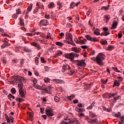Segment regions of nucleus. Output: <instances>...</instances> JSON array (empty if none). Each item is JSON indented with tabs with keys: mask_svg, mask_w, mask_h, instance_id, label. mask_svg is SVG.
I'll return each instance as SVG.
<instances>
[{
	"mask_svg": "<svg viewBox=\"0 0 124 124\" xmlns=\"http://www.w3.org/2000/svg\"><path fill=\"white\" fill-rule=\"evenodd\" d=\"M79 57L78 54H76L74 52L70 53V54H65V57L66 59H69L71 60V62H73L74 63H76V64L78 66V68H81V67H83V66H86V63H85V60H74V58H78Z\"/></svg>",
	"mask_w": 124,
	"mask_h": 124,
	"instance_id": "1",
	"label": "nucleus"
},
{
	"mask_svg": "<svg viewBox=\"0 0 124 124\" xmlns=\"http://www.w3.org/2000/svg\"><path fill=\"white\" fill-rule=\"evenodd\" d=\"M105 55L102 53H99L96 57L95 62L99 65L102 66L104 64L102 61L105 60Z\"/></svg>",
	"mask_w": 124,
	"mask_h": 124,
	"instance_id": "2",
	"label": "nucleus"
},
{
	"mask_svg": "<svg viewBox=\"0 0 124 124\" xmlns=\"http://www.w3.org/2000/svg\"><path fill=\"white\" fill-rule=\"evenodd\" d=\"M11 80H12V81H10L11 84L17 83V81H18L19 83H22V81H23V78L20 77L13 76L11 77Z\"/></svg>",
	"mask_w": 124,
	"mask_h": 124,
	"instance_id": "3",
	"label": "nucleus"
},
{
	"mask_svg": "<svg viewBox=\"0 0 124 124\" xmlns=\"http://www.w3.org/2000/svg\"><path fill=\"white\" fill-rule=\"evenodd\" d=\"M87 121L89 123V124H97L98 122V120L96 118H94V119H91L90 118L88 117L86 118Z\"/></svg>",
	"mask_w": 124,
	"mask_h": 124,
	"instance_id": "4",
	"label": "nucleus"
},
{
	"mask_svg": "<svg viewBox=\"0 0 124 124\" xmlns=\"http://www.w3.org/2000/svg\"><path fill=\"white\" fill-rule=\"evenodd\" d=\"M46 114L48 117H52V116H54V111L52 110L51 109H46Z\"/></svg>",
	"mask_w": 124,
	"mask_h": 124,
	"instance_id": "5",
	"label": "nucleus"
},
{
	"mask_svg": "<svg viewBox=\"0 0 124 124\" xmlns=\"http://www.w3.org/2000/svg\"><path fill=\"white\" fill-rule=\"evenodd\" d=\"M21 13H22V12L21 11V10H20V9L16 10V14H14L12 16V18H14V19H17V17H18V15H19V14H21Z\"/></svg>",
	"mask_w": 124,
	"mask_h": 124,
	"instance_id": "6",
	"label": "nucleus"
},
{
	"mask_svg": "<svg viewBox=\"0 0 124 124\" xmlns=\"http://www.w3.org/2000/svg\"><path fill=\"white\" fill-rule=\"evenodd\" d=\"M19 96L21 98H25L26 97V91L24 90L19 91Z\"/></svg>",
	"mask_w": 124,
	"mask_h": 124,
	"instance_id": "7",
	"label": "nucleus"
},
{
	"mask_svg": "<svg viewBox=\"0 0 124 124\" xmlns=\"http://www.w3.org/2000/svg\"><path fill=\"white\" fill-rule=\"evenodd\" d=\"M48 24V20L46 19H42L39 23L40 26H47Z\"/></svg>",
	"mask_w": 124,
	"mask_h": 124,
	"instance_id": "8",
	"label": "nucleus"
},
{
	"mask_svg": "<svg viewBox=\"0 0 124 124\" xmlns=\"http://www.w3.org/2000/svg\"><path fill=\"white\" fill-rule=\"evenodd\" d=\"M53 81L55 84H64V81L61 79H53Z\"/></svg>",
	"mask_w": 124,
	"mask_h": 124,
	"instance_id": "9",
	"label": "nucleus"
},
{
	"mask_svg": "<svg viewBox=\"0 0 124 124\" xmlns=\"http://www.w3.org/2000/svg\"><path fill=\"white\" fill-rule=\"evenodd\" d=\"M31 45L32 46H34V47H36L38 50H41V46H39V44L35 43V42H32L31 43Z\"/></svg>",
	"mask_w": 124,
	"mask_h": 124,
	"instance_id": "10",
	"label": "nucleus"
},
{
	"mask_svg": "<svg viewBox=\"0 0 124 124\" xmlns=\"http://www.w3.org/2000/svg\"><path fill=\"white\" fill-rule=\"evenodd\" d=\"M32 6H33V4H30V5L28 6L27 8V14H26V16L28 17V14L31 11V9H32Z\"/></svg>",
	"mask_w": 124,
	"mask_h": 124,
	"instance_id": "11",
	"label": "nucleus"
},
{
	"mask_svg": "<svg viewBox=\"0 0 124 124\" xmlns=\"http://www.w3.org/2000/svg\"><path fill=\"white\" fill-rule=\"evenodd\" d=\"M67 69H70V66L68 65H63L62 67V72H65Z\"/></svg>",
	"mask_w": 124,
	"mask_h": 124,
	"instance_id": "12",
	"label": "nucleus"
},
{
	"mask_svg": "<svg viewBox=\"0 0 124 124\" xmlns=\"http://www.w3.org/2000/svg\"><path fill=\"white\" fill-rule=\"evenodd\" d=\"M68 36L69 37V39L70 40V45H73V46H76V45H75V43L73 42V40H72V35L70 33L68 34Z\"/></svg>",
	"mask_w": 124,
	"mask_h": 124,
	"instance_id": "13",
	"label": "nucleus"
},
{
	"mask_svg": "<svg viewBox=\"0 0 124 124\" xmlns=\"http://www.w3.org/2000/svg\"><path fill=\"white\" fill-rule=\"evenodd\" d=\"M2 42H3V44L1 46V48H2L3 49L5 48V47H7V42L5 39H2L1 40Z\"/></svg>",
	"mask_w": 124,
	"mask_h": 124,
	"instance_id": "14",
	"label": "nucleus"
},
{
	"mask_svg": "<svg viewBox=\"0 0 124 124\" xmlns=\"http://www.w3.org/2000/svg\"><path fill=\"white\" fill-rule=\"evenodd\" d=\"M118 22L116 21H114L112 24V27L110 28L111 30H115L117 28Z\"/></svg>",
	"mask_w": 124,
	"mask_h": 124,
	"instance_id": "15",
	"label": "nucleus"
},
{
	"mask_svg": "<svg viewBox=\"0 0 124 124\" xmlns=\"http://www.w3.org/2000/svg\"><path fill=\"white\" fill-rule=\"evenodd\" d=\"M78 122L79 121L78 120H77V119H73L72 120H70L69 121V124H78Z\"/></svg>",
	"mask_w": 124,
	"mask_h": 124,
	"instance_id": "16",
	"label": "nucleus"
},
{
	"mask_svg": "<svg viewBox=\"0 0 124 124\" xmlns=\"http://www.w3.org/2000/svg\"><path fill=\"white\" fill-rule=\"evenodd\" d=\"M70 39H69V36L68 35V36H66V40H64V43H68V44H70Z\"/></svg>",
	"mask_w": 124,
	"mask_h": 124,
	"instance_id": "17",
	"label": "nucleus"
},
{
	"mask_svg": "<svg viewBox=\"0 0 124 124\" xmlns=\"http://www.w3.org/2000/svg\"><path fill=\"white\" fill-rule=\"evenodd\" d=\"M34 88L36 89L37 90H43V87L40 86L39 85H37L36 84H35L33 85Z\"/></svg>",
	"mask_w": 124,
	"mask_h": 124,
	"instance_id": "18",
	"label": "nucleus"
},
{
	"mask_svg": "<svg viewBox=\"0 0 124 124\" xmlns=\"http://www.w3.org/2000/svg\"><path fill=\"white\" fill-rule=\"evenodd\" d=\"M72 51H73L74 52H75V53H80V49H78L77 47H73L72 48Z\"/></svg>",
	"mask_w": 124,
	"mask_h": 124,
	"instance_id": "19",
	"label": "nucleus"
},
{
	"mask_svg": "<svg viewBox=\"0 0 124 124\" xmlns=\"http://www.w3.org/2000/svg\"><path fill=\"white\" fill-rule=\"evenodd\" d=\"M18 88L19 91H22L23 89V83L21 82L20 83L18 84Z\"/></svg>",
	"mask_w": 124,
	"mask_h": 124,
	"instance_id": "20",
	"label": "nucleus"
},
{
	"mask_svg": "<svg viewBox=\"0 0 124 124\" xmlns=\"http://www.w3.org/2000/svg\"><path fill=\"white\" fill-rule=\"evenodd\" d=\"M99 31H100L99 30V29H96L94 31V34H95L96 35H100V33L99 32Z\"/></svg>",
	"mask_w": 124,
	"mask_h": 124,
	"instance_id": "21",
	"label": "nucleus"
},
{
	"mask_svg": "<svg viewBox=\"0 0 124 124\" xmlns=\"http://www.w3.org/2000/svg\"><path fill=\"white\" fill-rule=\"evenodd\" d=\"M116 95L114 97H113V103H115L116 101H117V100H118L120 98V96H116Z\"/></svg>",
	"mask_w": 124,
	"mask_h": 124,
	"instance_id": "22",
	"label": "nucleus"
},
{
	"mask_svg": "<svg viewBox=\"0 0 124 124\" xmlns=\"http://www.w3.org/2000/svg\"><path fill=\"white\" fill-rule=\"evenodd\" d=\"M89 115L91 117V118H94V117L96 116V115L94 114V113L92 111H90L89 112Z\"/></svg>",
	"mask_w": 124,
	"mask_h": 124,
	"instance_id": "23",
	"label": "nucleus"
},
{
	"mask_svg": "<svg viewBox=\"0 0 124 124\" xmlns=\"http://www.w3.org/2000/svg\"><path fill=\"white\" fill-rule=\"evenodd\" d=\"M114 47L113 46H108V48L107 49V51H112L114 50Z\"/></svg>",
	"mask_w": 124,
	"mask_h": 124,
	"instance_id": "24",
	"label": "nucleus"
},
{
	"mask_svg": "<svg viewBox=\"0 0 124 124\" xmlns=\"http://www.w3.org/2000/svg\"><path fill=\"white\" fill-rule=\"evenodd\" d=\"M76 111H77V112H78V113H81V112H84V109L81 108H76Z\"/></svg>",
	"mask_w": 124,
	"mask_h": 124,
	"instance_id": "25",
	"label": "nucleus"
},
{
	"mask_svg": "<svg viewBox=\"0 0 124 124\" xmlns=\"http://www.w3.org/2000/svg\"><path fill=\"white\" fill-rule=\"evenodd\" d=\"M19 24H20V26H25V23L24 22V19L20 18V21H19Z\"/></svg>",
	"mask_w": 124,
	"mask_h": 124,
	"instance_id": "26",
	"label": "nucleus"
},
{
	"mask_svg": "<svg viewBox=\"0 0 124 124\" xmlns=\"http://www.w3.org/2000/svg\"><path fill=\"white\" fill-rule=\"evenodd\" d=\"M94 106V103L93 102L92 104H91V105H90V106H89L87 109H88V110H92V109H93V106Z\"/></svg>",
	"mask_w": 124,
	"mask_h": 124,
	"instance_id": "27",
	"label": "nucleus"
},
{
	"mask_svg": "<svg viewBox=\"0 0 124 124\" xmlns=\"http://www.w3.org/2000/svg\"><path fill=\"white\" fill-rule=\"evenodd\" d=\"M104 18L106 19V23H108L109 22V20H110V17L108 15H105Z\"/></svg>",
	"mask_w": 124,
	"mask_h": 124,
	"instance_id": "28",
	"label": "nucleus"
},
{
	"mask_svg": "<svg viewBox=\"0 0 124 124\" xmlns=\"http://www.w3.org/2000/svg\"><path fill=\"white\" fill-rule=\"evenodd\" d=\"M117 95V93H109L108 94V98H111V97H114V96H116Z\"/></svg>",
	"mask_w": 124,
	"mask_h": 124,
	"instance_id": "29",
	"label": "nucleus"
},
{
	"mask_svg": "<svg viewBox=\"0 0 124 124\" xmlns=\"http://www.w3.org/2000/svg\"><path fill=\"white\" fill-rule=\"evenodd\" d=\"M101 44H102V45H107L108 42L106 40H102L101 41Z\"/></svg>",
	"mask_w": 124,
	"mask_h": 124,
	"instance_id": "30",
	"label": "nucleus"
},
{
	"mask_svg": "<svg viewBox=\"0 0 124 124\" xmlns=\"http://www.w3.org/2000/svg\"><path fill=\"white\" fill-rule=\"evenodd\" d=\"M24 50L25 52H26V53H31V50L28 47H24Z\"/></svg>",
	"mask_w": 124,
	"mask_h": 124,
	"instance_id": "31",
	"label": "nucleus"
},
{
	"mask_svg": "<svg viewBox=\"0 0 124 124\" xmlns=\"http://www.w3.org/2000/svg\"><path fill=\"white\" fill-rule=\"evenodd\" d=\"M35 62L36 65H38V64L39 63V58L38 57H36L35 59Z\"/></svg>",
	"mask_w": 124,
	"mask_h": 124,
	"instance_id": "32",
	"label": "nucleus"
},
{
	"mask_svg": "<svg viewBox=\"0 0 124 124\" xmlns=\"http://www.w3.org/2000/svg\"><path fill=\"white\" fill-rule=\"evenodd\" d=\"M86 38H87V40H89V41H91L92 40V37L90 35H86L85 36Z\"/></svg>",
	"mask_w": 124,
	"mask_h": 124,
	"instance_id": "33",
	"label": "nucleus"
},
{
	"mask_svg": "<svg viewBox=\"0 0 124 124\" xmlns=\"http://www.w3.org/2000/svg\"><path fill=\"white\" fill-rule=\"evenodd\" d=\"M115 86H120V83H119L117 80H115L114 82L113 87H115Z\"/></svg>",
	"mask_w": 124,
	"mask_h": 124,
	"instance_id": "34",
	"label": "nucleus"
},
{
	"mask_svg": "<svg viewBox=\"0 0 124 124\" xmlns=\"http://www.w3.org/2000/svg\"><path fill=\"white\" fill-rule=\"evenodd\" d=\"M108 34H110V33L109 32H104L101 34V36L102 35H105V36H107V35H108Z\"/></svg>",
	"mask_w": 124,
	"mask_h": 124,
	"instance_id": "35",
	"label": "nucleus"
},
{
	"mask_svg": "<svg viewBox=\"0 0 124 124\" xmlns=\"http://www.w3.org/2000/svg\"><path fill=\"white\" fill-rule=\"evenodd\" d=\"M16 101H18L19 102H22V101H24L25 100H24V99L21 98H16Z\"/></svg>",
	"mask_w": 124,
	"mask_h": 124,
	"instance_id": "36",
	"label": "nucleus"
},
{
	"mask_svg": "<svg viewBox=\"0 0 124 124\" xmlns=\"http://www.w3.org/2000/svg\"><path fill=\"white\" fill-rule=\"evenodd\" d=\"M56 45H58V46H63V44H62V42H56Z\"/></svg>",
	"mask_w": 124,
	"mask_h": 124,
	"instance_id": "37",
	"label": "nucleus"
},
{
	"mask_svg": "<svg viewBox=\"0 0 124 124\" xmlns=\"http://www.w3.org/2000/svg\"><path fill=\"white\" fill-rule=\"evenodd\" d=\"M74 97H75V95H71V96H69L68 97V99L69 100H71L72 99H73V98H74Z\"/></svg>",
	"mask_w": 124,
	"mask_h": 124,
	"instance_id": "38",
	"label": "nucleus"
},
{
	"mask_svg": "<svg viewBox=\"0 0 124 124\" xmlns=\"http://www.w3.org/2000/svg\"><path fill=\"white\" fill-rule=\"evenodd\" d=\"M55 5V4H54V2H51L49 5V8H53L54 7V6Z\"/></svg>",
	"mask_w": 124,
	"mask_h": 124,
	"instance_id": "39",
	"label": "nucleus"
},
{
	"mask_svg": "<svg viewBox=\"0 0 124 124\" xmlns=\"http://www.w3.org/2000/svg\"><path fill=\"white\" fill-rule=\"evenodd\" d=\"M11 93L13 94H15V93H16V89H15L14 88H13L11 89Z\"/></svg>",
	"mask_w": 124,
	"mask_h": 124,
	"instance_id": "40",
	"label": "nucleus"
},
{
	"mask_svg": "<svg viewBox=\"0 0 124 124\" xmlns=\"http://www.w3.org/2000/svg\"><path fill=\"white\" fill-rule=\"evenodd\" d=\"M75 3L74 2H72L71 4H70V7L71 8H74L75 7Z\"/></svg>",
	"mask_w": 124,
	"mask_h": 124,
	"instance_id": "41",
	"label": "nucleus"
},
{
	"mask_svg": "<svg viewBox=\"0 0 124 124\" xmlns=\"http://www.w3.org/2000/svg\"><path fill=\"white\" fill-rule=\"evenodd\" d=\"M6 120L7 121V122L10 124V119L9 118V117H8V116H6Z\"/></svg>",
	"mask_w": 124,
	"mask_h": 124,
	"instance_id": "42",
	"label": "nucleus"
},
{
	"mask_svg": "<svg viewBox=\"0 0 124 124\" xmlns=\"http://www.w3.org/2000/svg\"><path fill=\"white\" fill-rule=\"evenodd\" d=\"M29 120L30 121H33V116H32V115H31V114H30Z\"/></svg>",
	"mask_w": 124,
	"mask_h": 124,
	"instance_id": "43",
	"label": "nucleus"
},
{
	"mask_svg": "<svg viewBox=\"0 0 124 124\" xmlns=\"http://www.w3.org/2000/svg\"><path fill=\"white\" fill-rule=\"evenodd\" d=\"M112 69H113V70H114V71H116V72H121V71L120 70H119L118 69V68L117 67H112Z\"/></svg>",
	"mask_w": 124,
	"mask_h": 124,
	"instance_id": "44",
	"label": "nucleus"
},
{
	"mask_svg": "<svg viewBox=\"0 0 124 124\" xmlns=\"http://www.w3.org/2000/svg\"><path fill=\"white\" fill-rule=\"evenodd\" d=\"M44 81L45 83H48L50 81V79L48 78H44Z\"/></svg>",
	"mask_w": 124,
	"mask_h": 124,
	"instance_id": "45",
	"label": "nucleus"
},
{
	"mask_svg": "<svg viewBox=\"0 0 124 124\" xmlns=\"http://www.w3.org/2000/svg\"><path fill=\"white\" fill-rule=\"evenodd\" d=\"M102 9H105L106 11L108 10L109 9V5L108 6H103Z\"/></svg>",
	"mask_w": 124,
	"mask_h": 124,
	"instance_id": "46",
	"label": "nucleus"
},
{
	"mask_svg": "<svg viewBox=\"0 0 124 124\" xmlns=\"http://www.w3.org/2000/svg\"><path fill=\"white\" fill-rule=\"evenodd\" d=\"M54 100L56 101V102H58V101H60V98L56 96L54 97Z\"/></svg>",
	"mask_w": 124,
	"mask_h": 124,
	"instance_id": "47",
	"label": "nucleus"
},
{
	"mask_svg": "<svg viewBox=\"0 0 124 124\" xmlns=\"http://www.w3.org/2000/svg\"><path fill=\"white\" fill-rule=\"evenodd\" d=\"M58 5L59 7V10H60V9H61L62 8V3H61V2H58Z\"/></svg>",
	"mask_w": 124,
	"mask_h": 124,
	"instance_id": "48",
	"label": "nucleus"
},
{
	"mask_svg": "<svg viewBox=\"0 0 124 124\" xmlns=\"http://www.w3.org/2000/svg\"><path fill=\"white\" fill-rule=\"evenodd\" d=\"M45 17L46 19H51V16H50V15L46 14Z\"/></svg>",
	"mask_w": 124,
	"mask_h": 124,
	"instance_id": "49",
	"label": "nucleus"
},
{
	"mask_svg": "<svg viewBox=\"0 0 124 124\" xmlns=\"http://www.w3.org/2000/svg\"><path fill=\"white\" fill-rule=\"evenodd\" d=\"M91 41H93V42H96V41H97V39H96V38H92Z\"/></svg>",
	"mask_w": 124,
	"mask_h": 124,
	"instance_id": "50",
	"label": "nucleus"
},
{
	"mask_svg": "<svg viewBox=\"0 0 124 124\" xmlns=\"http://www.w3.org/2000/svg\"><path fill=\"white\" fill-rule=\"evenodd\" d=\"M38 9L40 8V9H44V5H43V4L40 5L38 7Z\"/></svg>",
	"mask_w": 124,
	"mask_h": 124,
	"instance_id": "51",
	"label": "nucleus"
},
{
	"mask_svg": "<svg viewBox=\"0 0 124 124\" xmlns=\"http://www.w3.org/2000/svg\"><path fill=\"white\" fill-rule=\"evenodd\" d=\"M41 61L43 63H45V62H46L45 61V60L44 59V58H43V57H41Z\"/></svg>",
	"mask_w": 124,
	"mask_h": 124,
	"instance_id": "52",
	"label": "nucleus"
},
{
	"mask_svg": "<svg viewBox=\"0 0 124 124\" xmlns=\"http://www.w3.org/2000/svg\"><path fill=\"white\" fill-rule=\"evenodd\" d=\"M62 54V52L61 51H58L57 52V56H61Z\"/></svg>",
	"mask_w": 124,
	"mask_h": 124,
	"instance_id": "53",
	"label": "nucleus"
},
{
	"mask_svg": "<svg viewBox=\"0 0 124 124\" xmlns=\"http://www.w3.org/2000/svg\"><path fill=\"white\" fill-rule=\"evenodd\" d=\"M78 43H79V44H86V43H85V42H84V41L80 40L79 41V42H78Z\"/></svg>",
	"mask_w": 124,
	"mask_h": 124,
	"instance_id": "54",
	"label": "nucleus"
},
{
	"mask_svg": "<svg viewBox=\"0 0 124 124\" xmlns=\"http://www.w3.org/2000/svg\"><path fill=\"white\" fill-rule=\"evenodd\" d=\"M74 73V71H70L69 72H68L67 74L68 75H72Z\"/></svg>",
	"mask_w": 124,
	"mask_h": 124,
	"instance_id": "55",
	"label": "nucleus"
},
{
	"mask_svg": "<svg viewBox=\"0 0 124 124\" xmlns=\"http://www.w3.org/2000/svg\"><path fill=\"white\" fill-rule=\"evenodd\" d=\"M103 31H105V32H108V28L104 27L103 28Z\"/></svg>",
	"mask_w": 124,
	"mask_h": 124,
	"instance_id": "56",
	"label": "nucleus"
},
{
	"mask_svg": "<svg viewBox=\"0 0 124 124\" xmlns=\"http://www.w3.org/2000/svg\"><path fill=\"white\" fill-rule=\"evenodd\" d=\"M51 35H50V33H47V35L46 36V39H48V38H51Z\"/></svg>",
	"mask_w": 124,
	"mask_h": 124,
	"instance_id": "57",
	"label": "nucleus"
},
{
	"mask_svg": "<svg viewBox=\"0 0 124 124\" xmlns=\"http://www.w3.org/2000/svg\"><path fill=\"white\" fill-rule=\"evenodd\" d=\"M93 83H91L90 84H89L87 85V87H88V88H92V86L93 85Z\"/></svg>",
	"mask_w": 124,
	"mask_h": 124,
	"instance_id": "58",
	"label": "nucleus"
},
{
	"mask_svg": "<svg viewBox=\"0 0 124 124\" xmlns=\"http://www.w3.org/2000/svg\"><path fill=\"white\" fill-rule=\"evenodd\" d=\"M2 36H3V37L7 36L8 37H10V36H9V35L7 34H2Z\"/></svg>",
	"mask_w": 124,
	"mask_h": 124,
	"instance_id": "59",
	"label": "nucleus"
},
{
	"mask_svg": "<svg viewBox=\"0 0 124 124\" xmlns=\"http://www.w3.org/2000/svg\"><path fill=\"white\" fill-rule=\"evenodd\" d=\"M81 47L82 49H87V48H88L87 46H82Z\"/></svg>",
	"mask_w": 124,
	"mask_h": 124,
	"instance_id": "60",
	"label": "nucleus"
},
{
	"mask_svg": "<svg viewBox=\"0 0 124 124\" xmlns=\"http://www.w3.org/2000/svg\"><path fill=\"white\" fill-rule=\"evenodd\" d=\"M118 36V38H122L123 34L122 33H119Z\"/></svg>",
	"mask_w": 124,
	"mask_h": 124,
	"instance_id": "61",
	"label": "nucleus"
},
{
	"mask_svg": "<svg viewBox=\"0 0 124 124\" xmlns=\"http://www.w3.org/2000/svg\"><path fill=\"white\" fill-rule=\"evenodd\" d=\"M34 74L36 76H38L39 73H38V72L37 71H34Z\"/></svg>",
	"mask_w": 124,
	"mask_h": 124,
	"instance_id": "62",
	"label": "nucleus"
},
{
	"mask_svg": "<svg viewBox=\"0 0 124 124\" xmlns=\"http://www.w3.org/2000/svg\"><path fill=\"white\" fill-rule=\"evenodd\" d=\"M38 11V8H36L33 11V13H36Z\"/></svg>",
	"mask_w": 124,
	"mask_h": 124,
	"instance_id": "63",
	"label": "nucleus"
},
{
	"mask_svg": "<svg viewBox=\"0 0 124 124\" xmlns=\"http://www.w3.org/2000/svg\"><path fill=\"white\" fill-rule=\"evenodd\" d=\"M59 35L60 36H61V37H62V36H64V33H59Z\"/></svg>",
	"mask_w": 124,
	"mask_h": 124,
	"instance_id": "64",
	"label": "nucleus"
}]
</instances>
